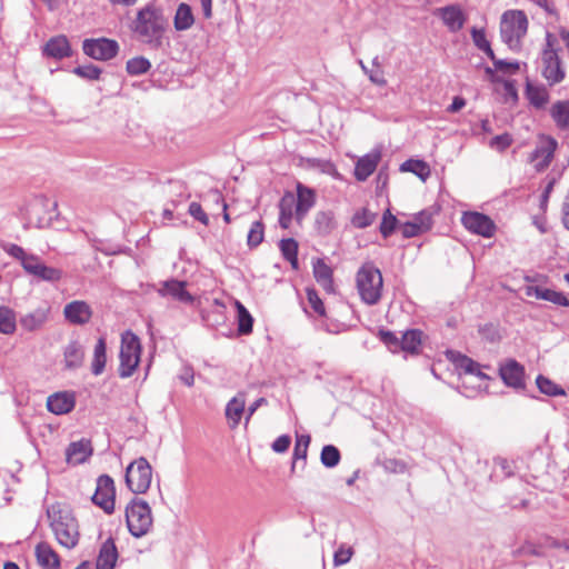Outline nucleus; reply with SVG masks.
<instances>
[{
  "mask_svg": "<svg viewBox=\"0 0 569 569\" xmlns=\"http://www.w3.org/2000/svg\"><path fill=\"white\" fill-rule=\"evenodd\" d=\"M526 295L528 297H535L537 299L549 301L553 305L567 307L569 306V300L567 296L562 292L555 291L552 289H548L540 286H528L526 288Z\"/></svg>",
  "mask_w": 569,
  "mask_h": 569,
  "instance_id": "412c9836",
  "label": "nucleus"
},
{
  "mask_svg": "<svg viewBox=\"0 0 569 569\" xmlns=\"http://www.w3.org/2000/svg\"><path fill=\"white\" fill-rule=\"evenodd\" d=\"M557 141L550 137H542L529 157V161L533 164L537 171L545 170L553 158Z\"/></svg>",
  "mask_w": 569,
  "mask_h": 569,
  "instance_id": "f8f14e48",
  "label": "nucleus"
},
{
  "mask_svg": "<svg viewBox=\"0 0 569 569\" xmlns=\"http://www.w3.org/2000/svg\"><path fill=\"white\" fill-rule=\"evenodd\" d=\"M550 116L559 129L569 130V100L555 102Z\"/></svg>",
  "mask_w": 569,
  "mask_h": 569,
  "instance_id": "72a5a7b5",
  "label": "nucleus"
},
{
  "mask_svg": "<svg viewBox=\"0 0 569 569\" xmlns=\"http://www.w3.org/2000/svg\"><path fill=\"white\" fill-rule=\"evenodd\" d=\"M83 52L96 60H109L116 57L119 44L114 40L100 38L83 41Z\"/></svg>",
  "mask_w": 569,
  "mask_h": 569,
  "instance_id": "9b49d317",
  "label": "nucleus"
},
{
  "mask_svg": "<svg viewBox=\"0 0 569 569\" xmlns=\"http://www.w3.org/2000/svg\"><path fill=\"white\" fill-rule=\"evenodd\" d=\"M290 443H291L290 437L287 436V435H283V436L278 437L273 441L272 449L276 452L282 453V452H286L288 450Z\"/></svg>",
  "mask_w": 569,
  "mask_h": 569,
  "instance_id": "680f3d73",
  "label": "nucleus"
},
{
  "mask_svg": "<svg viewBox=\"0 0 569 569\" xmlns=\"http://www.w3.org/2000/svg\"><path fill=\"white\" fill-rule=\"evenodd\" d=\"M400 229H401V233L405 238H412V237L421 234L419 228H417V226L415 223H412L411 221L403 223L400 227Z\"/></svg>",
  "mask_w": 569,
  "mask_h": 569,
  "instance_id": "69168bd1",
  "label": "nucleus"
},
{
  "mask_svg": "<svg viewBox=\"0 0 569 569\" xmlns=\"http://www.w3.org/2000/svg\"><path fill=\"white\" fill-rule=\"evenodd\" d=\"M526 97L536 109H542L549 101V92L542 84H533L529 80L526 83Z\"/></svg>",
  "mask_w": 569,
  "mask_h": 569,
  "instance_id": "c756f323",
  "label": "nucleus"
},
{
  "mask_svg": "<svg viewBox=\"0 0 569 569\" xmlns=\"http://www.w3.org/2000/svg\"><path fill=\"white\" fill-rule=\"evenodd\" d=\"M457 369L463 372L466 376H473L479 380H487L489 377L482 372L481 366L473 361L471 358L462 355H457L453 359Z\"/></svg>",
  "mask_w": 569,
  "mask_h": 569,
  "instance_id": "7c9ffc66",
  "label": "nucleus"
},
{
  "mask_svg": "<svg viewBox=\"0 0 569 569\" xmlns=\"http://www.w3.org/2000/svg\"><path fill=\"white\" fill-rule=\"evenodd\" d=\"M499 373L508 387L519 389L525 386V368L516 360H508L501 365Z\"/></svg>",
  "mask_w": 569,
  "mask_h": 569,
  "instance_id": "4468645a",
  "label": "nucleus"
},
{
  "mask_svg": "<svg viewBox=\"0 0 569 569\" xmlns=\"http://www.w3.org/2000/svg\"><path fill=\"white\" fill-rule=\"evenodd\" d=\"M307 298L313 311L319 316H325L326 309L323 302L313 289L307 290Z\"/></svg>",
  "mask_w": 569,
  "mask_h": 569,
  "instance_id": "4d7b16f0",
  "label": "nucleus"
},
{
  "mask_svg": "<svg viewBox=\"0 0 569 569\" xmlns=\"http://www.w3.org/2000/svg\"><path fill=\"white\" fill-rule=\"evenodd\" d=\"M116 489L111 477L102 475L97 480L96 492L92 496L94 505L99 506L107 513L114 510Z\"/></svg>",
  "mask_w": 569,
  "mask_h": 569,
  "instance_id": "9d476101",
  "label": "nucleus"
},
{
  "mask_svg": "<svg viewBox=\"0 0 569 569\" xmlns=\"http://www.w3.org/2000/svg\"><path fill=\"white\" fill-rule=\"evenodd\" d=\"M400 170L403 172H411L422 181H426L431 174L429 164L422 160H407L400 166Z\"/></svg>",
  "mask_w": 569,
  "mask_h": 569,
  "instance_id": "c9c22d12",
  "label": "nucleus"
},
{
  "mask_svg": "<svg viewBox=\"0 0 569 569\" xmlns=\"http://www.w3.org/2000/svg\"><path fill=\"white\" fill-rule=\"evenodd\" d=\"M194 23L192 9L187 3H180L176 10L173 26L177 31L189 30Z\"/></svg>",
  "mask_w": 569,
  "mask_h": 569,
  "instance_id": "473e14b6",
  "label": "nucleus"
},
{
  "mask_svg": "<svg viewBox=\"0 0 569 569\" xmlns=\"http://www.w3.org/2000/svg\"><path fill=\"white\" fill-rule=\"evenodd\" d=\"M49 318V309L48 308H38L32 312H29L21 317L20 326L23 330L32 332L37 331L48 321Z\"/></svg>",
  "mask_w": 569,
  "mask_h": 569,
  "instance_id": "bb28decb",
  "label": "nucleus"
},
{
  "mask_svg": "<svg viewBox=\"0 0 569 569\" xmlns=\"http://www.w3.org/2000/svg\"><path fill=\"white\" fill-rule=\"evenodd\" d=\"M310 436L309 435H298L296 438V445L293 449V461L296 462L299 459L306 460L307 452L310 445Z\"/></svg>",
  "mask_w": 569,
  "mask_h": 569,
  "instance_id": "09e8293b",
  "label": "nucleus"
},
{
  "mask_svg": "<svg viewBox=\"0 0 569 569\" xmlns=\"http://www.w3.org/2000/svg\"><path fill=\"white\" fill-rule=\"evenodd\" d=\"M234 307L237 309L238 316V331L241 335H248L252 331L253 318L246 309V307L238 300L234 301Z\"/></svg>",
  "mask_w": 569,
  "mask_h": 569,
  "instance_id": "4c0bfd02",
  "label": "nucleus"
},
{
  "mask_svg": "<svg viewBox=\"0 0 569 569\" xmlns=\"http://www.w3.org/2000/svg\"><path fill=\"white\" fill-rule=\"evenodd\" d=\"M435 13L451 32L461 30L466 22L465 12L456 4L438 8Z\"/></svg>",
  "mask_w": 569,
  "mask_h": 569,
  "instance_id": "2eb2a0df",
  "label": "nucleus"
},
{
  "mask_svg": "<svg viewBox=\"0 0 569 569\" xmlns=\"http://www.w3.org/2000/svg\"><path fill=\"white\" fill-rule=\"evenodd\" d=\"M280 250L286 260H288L293 269L298 268V243L295 239H282L280 241Z\"/></svg>",
  "mask_w": 569,
  "mask_h": 569,
  "instance_id": "a19ab883",
  "label": "nucleus"
},
{
  "mask_svg": "<svg viewBox=\"0 0 569 569\" xmlns=\"http://www.w3.org/2000/svg\"><path fill=\"white\" fill-rule=\"evenodd\" d=\"M512 142V138L508 133L496 136L490 140L489 146L498 151L506 150Z\"/></svg>",
  "mask_w": 569,
  "mask_h": 569,
  "instance_id": "13d9d810",
  "label": "nucleus"
},
{
  "mask_svg": "<svg viewBox=\"0 0 569 569\" xmlns=\"http://www.w3.org/2000/svg\"><path fill=\"white\" fill-rule=\"evenodd\" d=\"M7 252L12 256L13 258L20 260L22 267L24 268L26 261L29 258H32L33 254H28L23 248L17 246V244H10L7 249Z\"/></svg>",
  "mask_w": 569,
  "mask_h": 569,
  "instance_id": "052dcab7",
  "label": "nucleus"
},
{
  "mask_svg": "<svg viewBox=\"0 0 569 569\" xmlns=\"http://www.w3.org/2000/svg\"><path fill=\"white\" fill-rule=\"evenodd\" d=\"M313 274L317 282L329 293L333 292L332 270L321 259L313 263Z\"/></svg>",
  "mask_w": 569,
  "mask_h": 569,
  "instance_id": "2f4dec72",
  "label": "nucleus"
},
{
  "mask_svg": "<svg viewBox=\"0 0 569 569\" xmlns=\"http://www.w3.org/2000/svg\"><path fill=\"white\" fill-rule=\"evenodd\" d=\"M141 357L140 339L130 330L121 335L119 376L129 378L136 371Z\"/></svg>",
  "mask_w": 569,
  "mask_h": 569,
  "instance_id": "423d86ee",
  "label": "nucleus"
},
{
  "mask_svg": "<svg viewBox=\"0 0 569 569\" xmlns=\"http://www.w3.org/2000/svg\"><path fill=\"white\" fill-rule=\"evenodd\" d=\"M316 192L313 189L302 184H297L295 218L300 223L311 208L316 204Z\"/></svg>",
  "mask_w": 569,
  "mask_h": 569,
  "instance_id": "ddd939ff",
  "label": "nucleus"
},
{
  "mask_svg": "<svg viewBox=\"0 0 569 569\" xmlns=\"http://www.w3.org/2000/svg\"><path fill=\"white\" fill-rule=\"evenodd\" d=\"M63 315L69 322L81 326L90 321L92 310L86 301L76 300L66 305Z\"/></svg>",
  "mask_w": 569,
  "mask_h": 569,
  "instance_id": "f3484780",
  "label": "nucleus"
},
{
  "mask_svg": "<svg viewBox=\"0 0 569 569\" xmlns=\"http://www.w3.org/2000/svg\"><path fill=\"white\" fill-rule=\"evenodd\" d=\"M264 237V227L261 221H254L248 232L247 243L250 248L258 247Z\"/></svg>",
  "mask_w": 569,
  "mask_h": 569,
  "instance_id": "49530a36",
  "label": "nucleus"
},
{
  "mask_svg": "<svg viewBox=\"0 0 569 569\" xmlns=\"http://www.w3.org/2000/svg\"><path fill=\"white\" fill-rule=\"evenodd\" d=\"M244 412L246 396L244 393H238L228 401L224 409L228 427L232 430L237 429Z\"/></svg>",
  "mask_w": 569,
  "mask_h": 569,
  "instance_id": "a211bd4d",
  "label": "nucleus"
},
{
  "mask_svg": "<svg viewBox=\"0 0 569 569\" xmlns=\"http://www.w3.org/2000/svg\"><path fill=\"white\" fill-rule=\"evenodd\" d=\"M367 76L369 77L370 81L376 86L385 87L387 84V80L381 68L371 69Z\"/></svg>",
  "mask_w": 569,
  "mask_h": 569,
  "instance_id": "e2e57ef3",
  "label": "nucleus"
},
{
  "mask_svg": "<svg viewBox=\"0 0 569 569\" xmlns=\"http://www.w3.org/2000/svg\"><path fill=\"white\" fill-rule=\"evenodd\" d=\"M397 218L391 214L389 210L383 213L382 221L380 224L381 234L387 238L389 237L396 229Z\"/></svg>",
  "mask_w": 569,
  "mask_h": 569,
  "instance_id": "603ef678",
  "label": "nucleus"
},
{
  "mask_svg": "<svg viewBox=\"0 0 569 569\" xmlns=\"http://www.w3.org/2000/svg\"><path fill=\"white\" fill-rule=\"evenodd\" d=\"M296 197L291 192H287L279 202V224L283 229L291 226L295 217Z\"/></svg>",
  "mask_w": 569,
  "mask_h": 569,
  "instance_id": "c85d7f7f",
  "label": "nucleus"
},
{
  "mask_svg": "<svg viewBox=\"0 0 569 569\" xmlns=\"http://www.w3.org/2000/svg\"><path fill=\"white\" fill-rule=\"evenodd\" d=\"M17 328L16 313L6 306H0V333L12 335Z\"/></svg>",
  "mask_w": 569,
  "mask_h": 569,
  "instance_id": "58836bf2",
  "label": "nucleus"
},
{
  "mask_svg": "<svg viewBox=\"0 0 569 569\" xmlns=\"http://www.w3.org/2000/svg\"><path fill=\"white\" fill-rule=\"evenodd\" d=\"M188 212L191 217H193L196 220L200 221L202 224L208 226L209 218L207 213L203 211L202 207L198 202H191L189 204Z\"/></svg>",
  "mask_w": 569,
  "mask_h": 569,
  "instance_id": "bf43d9fd",
  "label": "nucleus"
},
{
  "mask_svg": "<svg viewBox=\"0 0 569 569\" xmlns=\"http://www.w3.org/2000/svg\"><path fill=\"white\" fill-rule=\"evenodd\" d=\"M471 38L475 46L483 51L490 59H493V50L490 47V42L487 40L486 32L483 29H471Z\"/></svg>",
  "mask_w": 569,
  "mask_h": 569,
  "instance_id": "c03bdc74",
  "label": "nucleus"
},
{
  "mask_svg": "<svg viewBox=\"0 0 569 569\" xmlns=\"http://www.w3.org/2000/svg\"><path fill=\"white\" fill-rule=\"evenodd\" d=\"M353 556V549L345 543L340 545L333 555V565L336 567L346 565Z\"/></svg>",
  "mask_w": 569,
  "mask_h": 569,
  "instance_id": "3c124183",
  "label": "nucleus"
},
{
  "mask_svg": "<svg viewBox=\"0 0 569 569\" xmlns=\"http://www.w3.org/2000/svg\"><path fill=\"white\" fill-rule=\"evenodd\" d=\"M376 216L368 209L357 211L352 217V224L357 228H366L375 221Z\"/></svg>",
  "mask_w": 569,
  "mask_h": 569,
  "instance_id": "8fccbe9b",
  "label": "nucleus"
},
{
  "mask_svg": "<svg viewBox=\"0 0 569 569\" xmlns=\"http://www.w3.org/2000/svg\"><path fill=\"white\" fill-rule=\"evenodd\" d=\"M36 557L38 563L43 569H59L60 559L57 552L47 542H40L36 547Z\"/></svg>",
  "mask_w": 569,
  "mask_h": 569,
  "instance_id": "a878e982",
  "label": "nucleus"
},
{
  "mask_svg": "<svg viewBox=\"0 0 569 569\" xmlns=\"http://www.w3.org/2000/svg\"><path fill=\"white\" fill-rule=\"evenodd\" d=\"M49 207L56 210L57 203L51 204L47 200H40L31 207L29 223L34 224L37 228H47L52 221V213L48 212Z\"/></svg>",
  "mask_w": 569,
  "mask_h": 569,
  "instance_id": "aec40b11",
  "label": "nucleus"
},
{
  "mask_svg": "<svg viewBox=\"0 0 569 569\" xmlns=\"http://www.w3.org/2000/svg\"><path fill=\"white\" fill-rule=\"evenodd\" d=\"M73 72L88 80H97L101 74V70L93 64L79 66L73 70Z\"/></svg>",
  "mask_w": 569,
  "mask_h": 569,
  "instance_id": "864d4df0",
  "label": "nucleus"
},
{
  "mask_svg": "<svg viewBox=\"0 0 569 569\" xmlns=\"http://www.w3.org/2000/svg\"><path fill=\"white\" fill-rule=\"evenodd\" d=\"M179 379L182 383L188 387H192L194 383V371L190 366H184L179 373Z\"/></svg>",
  "mask_w": 569,
  "mask_h": 569,
  "instance_id": "0e129e2a",
  "label": "nucleus"
},
{
  "mask_svg": "<svg viewBox=\"0 0 569 569\" xmlns=\"http://www.w3.org/2000/svg\"><path fill=\"white\" fill-rule=\"evenodd\" d=\"M421 343V331L409 330L405 332L400 340V347L403 351L415 353Z\"/></svg>",
  "mask_w": 569,
  "mask_h": 569,
  "instance_id": "79ce46f5",
  "label": "nucleus"
},
{
  "mask_svg": "<svg viewBox=\"0 0 569 569\" xmlns=\"http://www.w3.org/2000/svg\"><path fill=\"white\" fill-rule=\"evenodd\" d=\"M47 516L50 528L59 545L67 549L74 548L79 542V525L71 509L62 503L48 507Z\"/></svg>",
  "mask_w": 569,
  "mask_h": 569,
  "instance_id": "f03ea898",
  "label": "nucleus"
},
{
  "mask_svg": "<svg viewBox=\"0 0 569 569\" xmlns=\"http://www.w3.org/2000/svg\"><path fill=\"white\" fill-rule=\"evenodd\" d=\"M357 289L361 300L369 305H377L382 295L383 280L380 270L368 262L361 266L356 277Z\"/></svg>",
  "mask_w": 569,
  "mask_h": 569,
  "instance_id": "39448f33",
  "label": "nucleus"
},
{
  "mask_svg": "<svg viewBox=\"0 0 569 569\" xmlns=\"http://www.w3.org/2000/svg\"><path fill=\"white\" fill-rule=\"evenodd\" d=\"M461 223L471 233L485 238H491L496 232V224L492 219L481 212H463L461 217Z\"/></svg>",
  "mask_w": 569,
  "mask_h": 569,
  "instance_id": "1a4fd4ad",
  "label": "nucleus"
},
{
  "mask_svg": "<svg viewBox=\"0 0 569 569\" xmlns=\"http://www.w3.org/2000/svg\"><path fill=\"white\" fill-rule=\"evenodd\" d=\"M528 18L521 10H508L500 19V36L509 49L518 51L528 31Z\"/></svg>",
  "mask_w": 569,
  "mask_h": 569,
  "instance_id": "20e7f679",
  "label": "nucleus"
},
{
  "mask_svg": "<svg viewBox=\"0 0 569 569\" xmlns=\"http://www.w3.org/2000/svg\"><path fill=\"white\" fill-rule=\"evenodd\" d=\"M320 459L325 467L333 468L340 461V452L335 446L327 445L321 450Z\"/></svg>",
  "mask_w": 569,
  "mask_h": 569,
  "instance_id": "a18cd8bd",
  "label": "nucleus"
},
{
  "mask_svg": "<svg viewBox=\"0 0 569 569\" xmlns=\"http://www.w3.org/2000/svg\"><path fill=\"white\" fill-rule=\"evenodd\" d=\"M411 222L415 223L417 228H419L421 233H423L428 231L432 226L431 213L422 210L413 217Z\"/></svg>",
  "mask_w": 569,
  "mask_h": 569,
  "instance_id": "5fc2aeb1",
  "label": "nucleus"
},
{
  "mask_svg": "<svg viewBox=\"0 0 569 569\" xmlns=\"http://www.w3.org/2000/svg\"><path fill=\"white\" fill-rule=\"evenodd\" d=\"M107 346L104 338H99L93 351V359H92V373L96 376H99L102 373L106 361H107Z\"/></svg>",
  "mask_w": 569,
  "mask_h": 569,
  "instance_id": "e433bc0d",
  "label": "nucleus"
},
{
  "mask_svg": "<svg viewBox=\"0 0 569 569\" xmlns=\"http://www.w3.org/2000/svg\"><path fill=\"white\" fill-rule=\"evenodd\" d=\"M168 20L160 8L148 4L137 12L132 30L137 39L151 49L163 46Z\"/></svg>",
  "mask_w": 569,
  "mask_h": 569,
  "instance_id": "f257e3e1",
  "label": "nucleus"
},
{
  "mask_svg": "<svg viewBox=\"0 0 569 569\" xmlns=\"http://www.w3.org/2000/svg\"><path fill=\"white\" fill-rule=\"evenodd\" d=\"M561 219H562V223H563L565 228L569 230V192L567 193V196L563 199L562 218Z\"/></svg>",
  "mask_w": 569,
  "mask_h": 569,
  "instance_id": "774afa93",
  "label": "nucleus"
},
{
  "mask_svg": "<svg viewBox=\"0 0 569 569\" xmlns=\"http://www.w3.org/2000/svg\"><path fill=\"white\" fill-rule=\"evenodd\" d=\"M381 154L379 151H371L370 153L358 159L355 168V177L359 181H365L376 170Z\"/></svg>",
  "mask_w": 569,
  "mask_h": 569,
  "instance_id": "b1692460",
  "label": "nucleus"
},
{
  "mask_svg": "<svg viewBox=\"0 0 569 569\" xmlns=\"http://www.w3.org/2000/svg\"><path fill=\"white\" fill-rule=\"evenodd\" d=\"M26 272L44 281H58L61 278L59 269L46 266L37 256H32L26 261L23 268Z\"/></svg>",
  "mask_w": 569,
  "mask_h": 569,
  "instance_id": "dca6fc26",
  "label": "nucleus"
},
{
  "mask_svg": "<svg viewBox=\"0 0 569 569\" xmlns=\"http://www.w3.org/2000/svg\"><path fill=\"white\" fill-rule=\"evenodd\" d=\"M491 60L493 62L495 69L497 71H501L503 73L513 74L519 70V67H520L519 62H517V61L509 62L506 60L497 59L495 54H493V59H491Z\"/></svg>",
  "mask_w": 569,
  "mask_h": 569,
  "instance_id": "6e6d98bb",
  "label": "nucleus"
},
{
  "mask_svg": "<svg viewBox=\"0 0 569 569\" xmlns=\"http://www.w3.org/2000/svg\"><path fill=\"white\" fill-rule=\"evenodd\" d=\"M150 61L144 57H134L127 61V72L131 76H140L149 71Z\"/></svg>",
  "mask_w": 569,
  "mask_h": 569,
  "instance_id": "37998d69",
  "label": "nucleus"
},
{
  "mask_svg": "<svg viewBox=\"0 0 569 569\" xmlns=\"http://www.w3.org/2000/svg\"><path fill=\"white\" fill-rule=\"evenodd\" d=\"M126 520L128 530L133 537H143L153 523L150 506L141 499L131 500L126 508Z\"/></svg>",
  "mask_w": 569,
  "mask_h": 569,
  "instance_id": "0eeeda50",
  "label": "nucleus"
},
{
  "mask_svg": "<svg viewBox=\"0 0 569 569\" xmlns=\"http://www.w3.org/2000/svg\"><path fill=\"white\" fill-rule=\"evenodd\" d=\"M66 367L70 369L78 368L82 365L84 351L81 345L77 341H71L64 349Z\"/></svg>",
  "mask_w": 569,
  "mask_h": 569,
  "instance_id": "f704fd0d",
  "label": "nucleus"
},
{
  "mask_svg": "<svg viewBox=\"0 0 569 569\" xmlns=\"http://www.w3.org/2000/svg\"><path fill=\"white\" fill-rule=\"evenodd\" d=\"M184 287L186 282L172 279L163 282L162 287L159 289V293L162 297L169 296L172 299L183 303H192L193 297L186 290Z\"/></svg>",
  "mask_w": 569,
  "mask_h": 569,
  "instance_id": "4be33fe9",
  "label": "nucleus"
},
{
  "mask_svg": "<svg viewBox=\"0 0 569 569\" xmlns=\"http://www.w3.org/2000/svg\"><path fill=\"white\" fill-rule=\"evenodd\" d=\"M152 480V468L143 457L132 461L126 469V483L134 493H144Z\"/></svg>",
  "mask_w": 569,
  "mask_h": 569,
  "instance_id": "6e6552de",
  "label": "nucleus"
},
{
  "mask_svg": "<svg viewBox=\"0 0 569 569\" xmlns=\"http://www.w3.org/2000/svg\"><path fill=\"white\" fill-rule=\"evenodd\" d=\"M74 396L68 391L56 392L47 399V408L54 415L68 413L74 408Z\"/></svg>",
  "mask_w": 569,
  "mask_h": 569,
  "instance_id": "6ab92c4d",
  "label": "nucleus"
},
{
  "mask_svg": "<svg viewBox=\"0 0 569 569\" xmlns=\"http://www.w3.org/2000/svg\"><path fill=\"white\" fill-rule=\"evenodd\" d=\"M118 559V551L112 539L106 540L99 551L96 569H113Z\"/></svg>",
  "mask_w": 569,
  "mask_h": 569,
  "instance_id": "cd10ccee",
  "label": "nucleus"
},
{
  "mask_svg": "<svg viewBox=\"0 0 569 569\" xmlns=\"http://www.w3.org/2000/svg\"><path fill=\"white\" fill-rule=\"evenodd\" d=\"M315 226L319 233H330L336 228L335 213L332 211H319L316 214Z\"/></svg>",
  "mask_w": 569,
  "mask_h": 569,
  "instance_id": "ea45409f",
  "label": "nucleus"
},
{
  "mask_svg": "<svg viewBox=\"0 0 569 569\" xmlns=\"http://www.w3.org/2000/svg\"><path fill=\"white\" fill-rule=\"evenodd\" d=\"M92 453L91 443L88 440H79L68 446L66 459L70 465H80L84 462Z\"/></svg>",
  "mask_w": 569,
  "mask_h": 569,
  "instance_id": "5701e85b",
  "label": "nucleus"
},
{
  "mask_svg": "<svg viewBox=\"0 0 569 569\" xmlns=\"http://www.w3.org/2000/svg\"><path fill=\"white\" fill-rule=\"evenodd\" d=\"M541 74L549 86L560 83L566 77V71L559 57V41L551 32L546 33V43L541 51Z\"/></svg>",
  "mask_w": 569,
  "mask_h": 569,
  "instance_id": "7ed1b4c3",
  "label": "nucleus"
},
{
  "mask_svg": "<svg viewBox=\"0 0 569 569\" xmlns=\"http://www.w3.org/2000/svg\"><path fill=\"white\" fill-rule=\"evenodd\" d=\"M479 331L489 341H496L499 338L498 332L492 325H486L481 327Z\"/></svg>",
  "mask_w": 569,
  "mask_h": 569,
  "instance_id": "338daca9",
  "label": "nucleus"
},
{
  "mask_svg": "<svg viewBox=\"0 0 569 569\" xmlns=\"http://www.w3.org/2000/svg\"><path fill=\"white\" fill-rule=\"evenodd\" d=\"M536 382H537V387L539 388V390L542 393H546L548 396H565L566 395L563 389H561L556 383H553L550 379H548L543 376H538Z\"/></svg>",
  "mask_w": 569,
  "mask_h": 569,
  "instance_id": "de8ad7c7",
  "label": "nucleus"
},
{
  "mask_svg": "<svg viewBox=\"0 0 569 569\" xmlns=\"http://www.w3.org/2000/svg\"><path fill=\"white\" fill-rule=\"evenodd\" d=\"M43 53L54 59H63L71 56V48L64 36L51 38L44 46Z\"/></svg>",
  "mask_w": 569,
  "mask_h": 569,
  "instance_id": "393cba45",
  "label": "nucleus"
}]
</instances>
